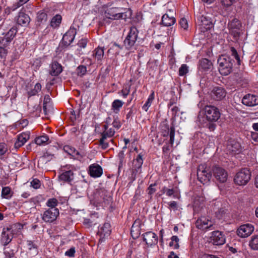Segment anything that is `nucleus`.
Returning <instances> with one entry per match:
<instances>
[{"label":"nucleus","mask_w":258,"mask_h":258,"mask_svg":"<svg viewBox=\"0 0 258 258\" xmlns=\"http://www.w3.org/2000/svg\"><path fill=\"white\" fill-rule=\"evenodd\" d=\"M76 33V29L71 28L63 36L61 41L62 44L66 46L70 45L73 41Z\"/></svg>","instance_id":"obj_13"},{"label":"nucleus","mask_w":258,"mask_h":258,"mask_svg":"<svg viewBox=\"0 0 258 258\" xmlns=\"http://www.w3.org/2000/svg\"><path fill=\"white\" fill-rule=\"evenodd\" d=\"M15 250L11 249L9 246L4 248V253L6 256L9 258L13 257L15 255Z\"/></svg>","instance_id":"obj_46"},{"label":"nucleus","mask_w":258,"mask_h":258,"mask_svg":"<svg viewBox=\"0 0 258 258\" xmlns=\"http://www.w3.org/2000/svg\"><path fill=\"white\" fill-rule=\"evenodd\" d=\"M60 180L70 182L74 179V173L71 170H68L61 173L59 176Z\"/></svg>","instance_id":"obj_33"},{"label":"nucleus","mask_w":258,"mask_h":258,"mask_svg":"<svg viewBox=\"0 0 258 258\" xmlns=\"http://www.w3.org/2000/svg\"><path fill=\"white\" fill-rule=\"evenodd\" d=\"M13 230L11 228H4L2 232L1 242L5 246L8 245L13 239Z\"/></svg>","instance_id":"obj_20"},{"label":"nucleus","mask_w":258,"mask_h":258,"mask_svg":"<svg viewBox=\"0 0 258 258\" xmlns=\"http://www.w3.org/2000/svg\"><path fill=\"white\" fill-rule=\"evenodd\" d=\"M87 42L86 38H83L78 42V45L81 48H85L87 45Z\"/></svg>","instance_id":"obj_59"},{"label":"nucleus","mask_w":258,"mask_h":258,"mask_svg":"<svg viewBox=\"0 0 258 258\" xmlns=\"http://www.w3.org/2000/svg\"><path fill=\"white\" fill-rule=\"evenodd\" d=\"M251 139L255 142L258 143V133L255 132H252L251 134Z\"/></svg>","instance_id":"obj_64"},{"label":"nucleus","mask_w":258,"mask_h":258,"mask_svg":"<svg viewBox=\"0 0 258 258\" xmlns=\"http://www.w3.org/2000/svg\"><path fill=\"white\" fill-rule=\"evenodd\" d=\"M169 14H164L162 17V23L165 26H170L175 22V19L173 16L174 10H168Z\"/></svg>","instance_id":"obj_17"},{"label":"nucleus","mask_w":258,"mask_h":258,"mask_svg":"<svg viewBox=\"0 0 258 258\" xmlns=\"http://www.w3.org/2000/svg\"><path fill=\"white\" fill-rule=\"evenodd\" d=\"M231 58L227 55H221L218 59L219 65V71L223 76H227L232 72L233 62Z\"/></svg>","instance_id":"obj_2"},{"label":"nucleus","mask_w":258,"mask_h":258,"mask_svg":"<svg viewBox=\"0 0 258 258\" xmlns=\"http://www.w3.org/2000/svg\"><path fill=\"white\" fill-rule=\"evenodd\" d=\"M31 186H32L35 189H38L40 187L41 182L40 181L37 179H34L31 181Z\"/></svg>","instance_id":"obj_51"},{"label":"nucleus","mask_w":258,"mask_h":258,"mask_svg":"<svg viewBox=\"0 0 258 258\" xmlns=\"http://www.w3.org/2000/svg\"><path fill=\"white\" fill-rule=\"evenodd\" d=\"M86 68L83 66H80L77 68V74L79 76H82L86 73Z\"/></svg>","instance_id":"obj_53"},{"label":"nucleus","mask_w":258,"mask_h":258,"mask_svg":"<svg viewBox=\"0 0 258 258\" xmlns=\"http://www.w3.org/2000/svg\"><path fill=\"white\" fill-rule=\"evenodd\" d=\"M143 240L149 246L155 245L158 242V237L157 235L152 232H147L143 235Z\"/></svg>","instance_id":"obj_16"},{"label":"nucleus","mask_w":258,"mask_h":258,"mask_svg":"<svg viewBox=\"0 0 258 258\" xmlns=\"http://www.w3.org/2000/svg\"><path fill=\"white\" fill-rule=\"evenodd\" d=\"M249 246L255 250H258V235H253L249 242Z\"/></svg>","instance_id":"obj_37"},{"label":"nucleus","mask_w":258,"mask_h":258,"mask_svg":"<svg viewBox=\"0 0 258 258\" xmlns=\"http://www.w3.org/2000/svg\"><path fill=\"white\" fill-rule=\"evenodd\" d=\"M251 173L247 168H243L238 172L234 177V182L239 185H244L249 181Z\"/></svg>","instance_id":"obj_6"},{"label":"nucleus","mask_w":258,"mask_h":258,"mask_svg":"<svg viewBox=\"0 0 258 258\" xmlns=\"http://www.w3.org/2000/svg\"><path fill=\"white\" fill-rule=\"evenodd\" d=\"M200 25L204 31L209 30L213 26V24L211 19L207 17L202 16L200 17Z\"/></svg>","instance_id":"obj_30"},{"label":"nucleus","mask_w":258,"mask_h":258,"mask_svg":"<svg viewBox=\"0 0 258 258\" xmlns=\"http://www.w3.org/2000/svg\"><path fill=\"white\" fill-rule=\"evenodd\" d=\"M155 185H156V183L152 184L148 188V191L149 195H152L155 192L156 189L155 188H154V186Z\"/></svg>","instance_id":"obj_61"},{"label":"nucleus","mask_w":258,"mask_h":258,"mask_svg":"<svg viewBox=\"0 0 258 258\" xmlns=\"http://www.w3.org/2000/svg\"><path fill=\"white\" fill-rule=\"evenodd\" d=\"M227 150L233 155L239 154L241 151L240 144L233 139H230L227 143Z\"/></svg>","instance_id":"obj_11"},{"label":"nucleus","mask_w":258,"mask_h":258,"mask_svg":"<svg viewBox=\"0 0 258 258\" xmlns=\"http://www.w3.org/2000/svg\"><path fill=\"white\" fill-rule=\"evenodd\" d=\"M111 233L110 225L108 223H105L98 232L100 238L99 242L104 241L105 237H108Z\"/></svg>","instance_id":"obj_22"},{"label":"nucleus","mask_w":258,"mask_h":258,"mask_svg":"<svg viewBox=\"0 0 258 258\" xmlns=\"http://www.w3.org/2000/svg\"><path fill=\"white\" fill-rule=\"evenodd\" d=\"M11 189L9 187H3L2 191V196L5 198H8L10 194Z\"/></svg>","instance_id":"obj_50"},{"label":"nucleus","mask_w":258,"mask_h":258,"mask_svg":"<svg viewBox=\"0 0 258 258\" xmlns=\"http://www.w3.org/2000/svg\"><path fill=\"white\" fill-rule=\"evenodd\" d=\"M212 172L214 176L218 181L221 183H224L226 181L228 174L224 168L218 166H215L213 167Z\"/></svg>","instance_id":"obj_8"},{"label":"nucleus","mask_w":258,"mask_h":258,"mask_svg":"<svg viewBox=\"0 0 258 258\" xmlns=\"http://www.w3.org/2000/svg\"><path fill=\"white\" fill-rule=\"evenodd\" d=\"M61 22V16L59 15H56L54 16L50 22V26L55 28L59 25Z\"/></svg>","instance_id":"obj_40"},{"label":"nucleus","mask_w":258,"mask_h":258,"mask_svg":"<svg viewBox=\"0 0 258 258\" xmlns=\"http://www.w3.org/2000/svg\"><path fill=\"white\" fill-rule=\"evenodd\" d=\"M133 163L137 167H140L143 164V159L142 158V156L140 154H139L137 156V157L135 160H134Z\"/></svg>","instance_id":"obj_52"},{"label":"nucleus","mask_w":258,"mask_h":258,"mask_svg":"<svg viewBox=\"0 0 258 258\" xmlns=\"http://www.w3.org/2000/svg\"><path fill=\"white\" fill-rule=\"evenodd\" d=\"M30 22V18L28 15L22 12L19 13L17 19V23L18 25L23 27H27L29 25Z\"/></svg>","instance_id":"obj_26"},{"label":"nucleus","mask_w":258,"mask_h":258,"mask_svg":"<svg viewBox=\"0 0 258 258\" xmlns=\"http://www.w3.org/2000/svg\"><path fill=\"white\" fill-rule=\"evenodd\" d=\"M234 0H220L222 5L225 7H229L232 5Z\"/></svg>","instance_id":"obj_60"},{"label":"nucleus","mask_w":258,"mask_h":258,"mask_svg":"<svg viewBox=\"0 0 258 258\" xmlns=\"http://www.w3.org/2000/svg\"><path fill=\"white\" fill-rule=\"evenodd\" d=\"M49 141L48 137L46 135L41 136L36 138L35 140V143L39 146L45 145L47 144Z\"/></svg>","instance_id":"obj_36"},{"label":"nucleus","mask_w":258,"mask_h":258,"mask_svg":"<svg viewBox=\"0 0 258 258\" xmlns=\"http://www.w3.org/2000/svg\"><path fill=\"white\" fill-rule=\"evenodd\" d=\"M57 204L58 201L55 198L49 199L46 202V205L50 208H56Z\"/></svg>","instance_id":"obj_45"},{"label":"nucleus","mask_w":258,"mask_h":258,"mask_svg":"<svg viewBox=\"0 0 258 258\" xmlns=\"http://www.w3.org/2000/svg\"><path fill=\"white\" fill-rule=\"evenodd\" d=\"M27 246L30 250H32L34 254H36L38 253L37 246L32 241H27Z\"/></svg>","instance_id":"obj_44"},{"label":"nucleus","mask_w":258,"mask_h":258,"mask_svg":"<svg viewBox=\"0 0 258 258\" xmlns=\"http://www.w3.org/2000/svg\"><path fill=\"white\" fill-rule=\"evenodd\" d=\"M123 97L126 98L129 94V89L127 87L123 89L120 93Z\"/></svg>","instance_id":"obj_63"},{"label":"nucleus","mask_w":258,"mask_h":258,"mask_svg":"<svg viewBox=\"0 0 258 258\" xmlns=\"http://www.w3.org/2000/svg\"><path fill=\"white\" fill-rule=\"evenodd\" d=\"M123 104L121 101L116 99L112 103V109L116 112L119 110Z\"/></svg>","instance_id":"obj_42"},{"label":"nucleus","mask_w":258,"mask_h":258,"mask_svg":"<svg viewBox=\"0 0 258 258\" xmlns=\"http://www.w3.org/2000/svg\"><path fill=\"white\" fill-rule=\"evenodd\" d=\"M228 28L230 34L233 35L235 39L239 37L242 31V25L238 20L236 19H233L228 23Z\"/></svg>","instance_id":"obj_7"},{"label":"nucleus","mask_w":258,"mask_h":258,"mask_svg":"<svg viewBox=\"0 0 258 258\" xmlns=\"http://www.w3.org/2000/svg\"><path fill=\"white\" fill-rule=\"evenodd\" d=\"M226 95L225 90L220 87L213 88L211 92V96L215 100H221Z\"/></svg>","instance_id":"obj_21"},{"label":"nucleus","mask_w":258,"mask_h":258,"mask_svg":"<svg viewBox=\"0 0 258 258\" xmlns=\"http://www.w3.org/2000/svg\"><path fill=\"white\" fill-rule=\"evenodd\" d=\"M17 30L16 27H12L6 34L5 37L2 39V43L4 42V45L7 46L8 44L14 39Z\"/></svg>","instance_id":"obj_27"},{"label":"nucleus","mask_w":258,"mask_h":258,"mask_svg":"<svg viewBox=\"0 0 258 258\" xmlns=\"http://www.w3.org/2000/svg\"><path fill=\"white\" fill-rule=\"evenodd\" d=\"M62 71V66L57 61H53L51 64L49 74L52 76H57Z\"/></svg>","instance_id":"obj_28"},{"label":"nucleus","mask_w":258,"mask_h":258,"mask_svg":"<svg viewBox=\"0 0 258 258\" xmlns=\"http://www.w3.org/2000/svg\"><path fill=\"white\" fill-rule=\"evenodd\" d=\"M179 24L181 27L184 29H187L188 28L187 21L186 19L183 18H181L179 21Z\"/></svg>","instance_id":"obj_56"},{"label":"nucleus","mask_w":258,"mask_h":258,"mask_svg":"<svg viewBox=\"0 0 258 258\" xmlns=\"http://www.w3.org/2000/svg\"><path fill=\"white\" fill-rule=\"evenodd\" d=\"M243 105L248 107H253L258 105V96L255 95L248 94L242 99Z\"/></svg>","instance_id":"obj_12"},{"label":"nucleus","mask_w":258,"mask_h":258,"mask_svg":"<svg viewBox=\"0 0 258 258\" xmlns=\"http://www.w3.org/2000/svg\"><path fill=\"white\" fill-rule=\"evenodd\" d=\"M124 13L119 12L117 8H110L107 9L105 12V16L110 19H118L122 18Z\"/></svg>","instance_id":"obj_14"},{"label":"nucleus","mask_w":258,"mask_h":258,"mask_svg":"<svg viewBox=\"0 0 258 258\" xmlns=\"http://www.w3.org/2000/svg\"><path fill=\"white\" fill-rule=\"evenodd\" d=\"M204 198L201 196L195 197L193 202V210L194 213H199L203 209L204 204Z\"/></svg>","instance_id":"obj_23"},{"label":"nucleus","mask_w":258,"mask_h":258,"mask_svg":"<svg viewBox=\"0 0 258 258\" xmlns=\"http://www.w3.org/2000/svg\"><path fill=\"white\" fill-rule=\"evenodd\" d=\"M141 222L140 220L137 219L135 220L132 225L130 233L133 239H135L139 237L141 234L140 226Z\"/></svg>","instance_id":"obj_25"},{"label":"nucleus","mask_w":258,"mask_h":258,"mask_svg":"<svg viewBox=\"0 0 258 258\" xmlns=\"http://www.w3.org/2000/svg\"><path fill=\"white\" fill-rule=\"evenodd\" d=\"M59 214L57 208H49L43 213L42 220L45 222H52L56 219Z\"/></svg>","instance_id":"obj_9"},{"label":"nucleus","mask_w":258,"mask_h":258,"mask_svg":"<svg viewBox=\"0 0 258 258\" xmlns=\"http://www.w3.org/2000/svg\"><path fill=\"white\" fill-rule=\"evenodd\" d=\"M29 0H19L18 2H17L16 4H14L11 8V9L12 11H15L18 8L20 7L22 5H23L24 4L26 3L27 2H28Z\"/></svg>","instance_id":"obj_49"},{"label":"nucleus","mask_w":258,"mask_h":258,"mask_svg":"<svg viewBox=\"0 0 258 258\" xmlns=\"http://www.w3.org/2000/svg\"><path fill=\"white\" fill-rule=\"evenodd\" d=\"M171 240L175 243L174 244V249H178L179 247L178 243L179 239L178 237L177 236H172L171 238Z\"/></svg>","instance_id":"obj_57"},{"label":"nucleus","mask_w":258,"mask_h":258,"mask_svg":"<svg viewBox=\"0 0 258 258\" xmlns=\"http://www.w3.org/2000/svg\"><path fill=\"white\" fill-rule=\"evenodd\" d=\"M160 132L163 137L169 136V143H167L162 148L163 153L168 154L174 142L175 127L173 124L169 126L166 121H163L160 124Z\"/></svg>","instance_id":"obj_1"},{"label":"nucleus","mask_w":258,"mask_h":258,"mask_svg":"<svg viewBox=\"0 0 258 258\" xmlns=\"http://www.w3.org/2000/svg\"><path fill=\"white\" fill-rule=\"evenodd\" d=\"M90 174L92 177H100L102 174V169L98 165H92L90 166Z\"/></svg>","instance_id":"obj_31"},{"label":"nucleus","mask_w":258,"mask_h":258,"mask_svg":"<svg viewBox=\"0 0 258 258\" xmlns=\"http://www.w3.org/2000/svg\"><path fill=\"white\" fill-rule=\"evenodd\" d=\"M75 253V247H73L65 252V255L70 257H73L74 256Z\"/></svg>","instance_id":"obj_58"},{"label":"nucleus","mask_w":258,"mask_h":258,"mask_svg":"<svg viewBox=\"0 0 258 258\" xmlns=\"http://www.w3.org/2000/svg\"><path fill=\"white\" fill-rule=\"evenodd\" d=\"M7 53V50L3 47H0V57L1 58L5 57Z\"/></svg>","instance_id":"obj_62"},{"label":"nucleus","mask_w":258,"mask_h":258,"mask_svg":"<svg viewBox=\"0 0 258 258\" xmlns=\"http://www.w3.org/2000/svg\"><path fill=\"white\" fill-rule=\"evenodd\" d=\"M29 139V135L27 133H23L19 135L18 136L17 141L15 143V147L19 148L22 147Z\"/></svg>","instance_id":"obj_29"},{"label":"nucleus","mask_w":258,"mask_h":258,"mask_svg":"<svg viewBox=\"0 0 258 258\" xmlns=\"http://www.w3.org/2000/svg\"><path fill=\"white\" fill-rule=\"evenodd\" d=\"M211 176L210 171L205 164H201L199 166L197 170V177L202 183L205 184L208 183Z\"/></svg>","instance_id":"obj_5"},{"label":"nucleus","mask_w":258,"mask_h":258,"mask_svg":"<svg viewBox=\"0 0 258 258\" xmlns=\"http://www.w3.org/2000/svg\"><path fill=\"white\" fill-rule=\"evenodd\" d=\"M138 31L135 27L130 28V45L135 43L138 38Z\"/></svg>","instance_id":"obj_34"},{"label":"nucleus","mask_w":258,"mask_h":258,"mask_svg":"<svg viewBox=\"0 0 258 258\" xmlns=\"http://www.w3.org/2000/svg\"><path fill=\"white\" fill-rule=\"evenodd\" d=\"M124 142L125 146L122 148V150L120 151L118 154V157L119 159V164L118 169L120 170L121 168L125 165V161L124 160V157L126 155H129V149L127 148L126 145L129 143V139H124Z\"/></svg>","instance_id":"obj_15"},{"label":"nucleus","mask_w":258,"mask_h":258,"mask_svg":"<svg viewBox=\"0 0 258 258\" xmlns=\"http://www.w3.org/2000/svg\"><path fill=\"white\" fill-rule=\"evenodd\" d=\"M177 190L174 188H169L166 193L168 197L173 196L174 198H176Z\"/></svg>","instance_id":"obj_55"},{"label":"nucleus","mask_w":258,"mask_h":258,"mask_svg":"<svg viewBox=\"0 0 258 258\" xmlns=\"http://www.w3.org/2000/svg\"><path fill=\"white\" fill-rule=\"evenodd\" d=\"M211 238L213 244L216 245H222L225 242L224 235L219 231L213 232Z\"/></svg>","instance_id":"obj_18"},{"label":"nucleus","mask_w":258,"mask_h":258,"mask_svg":"<svg viewBox=\"0 0 258 258\" xmlns=\"http://www.w3.org/2000/svg\"><path fill=\"white\" fill-rule=\"evenodd\" d=\"M93 56L97 60H101L104 56V49L101 47L96 48L93 52Z\"/></svg>","instance_id":"obj_35"},{"label":"nucleus","mask_w":258,"mask_h":258,"mask_svg":"<svg viewBox=\"0 0 258 258\" xmlns=\"http://www.w3.org/2000/svg\"><path fill=\"white\" fill-rule=\"evenodd\" d=\"M188 67L185 64H182L179 69V75L183 76L188 73Z\"/></svg>","instance_id":"obj_48"},{"label":"nucleus","mask_w":258,"mask_h":258,"mask_svg":"<svg viewBox=\"0 0 258 258\" xmlns=\"http://www.w3.org/2000/svg\"><path fill=\"white\" fill-rule=\"evenodd\" d=\"M110 121V124H111V126L112 127H114L116 129H118L120 126V123L119 120L117 118H115L114 117L113 118L111 117H108L106 118V121Z\"/></svg>","instance_id":"obj_39"},{"label":"nucleus","mask_w":258,"mask_h":258,"mask_svg":"<svg viewBox=\"0 0 258 258\" xmlns=\"http://www.w3.org/2000/svg\"><path fill=\"white\" fill-rule=\"evenodd\" d=\"M37 21L40 23H42L46 21L47 15L44 12H39L37 17Z\"/></svg>","instance_id":"obj_43"},{"label":"nucleus","mask_w":258,"mask_h":258,"mask_svg":"<svg viewBox=\"0 0 258 258\" xmlns=\"http://www.w3.org/2000/svg\"><path fill=\"white\" fill-rule=\"evenodd\" d=\"M213 222L205 217H201L197 221V226L200 229H206L211 228Z\"/></svg>","instance_id":"obj_24"},{"label":"nucleus","mask_w":258,"mask_h":258,"mask_svg":"<svg viewBox=\"0 0 258 258\" xmlns=\"http://www.w3.org/2000/svg\"><path fill=\"white\" fill-rule=\"evenodd\" d=\"M254 230V227L250 224L240 226L237 230V235L242 238L249 236Z\"/></svg>","instance_id":"obj_10"},{"label":"nucleus","mask_w":258,"mask_h":258,"mask_svg":"<svg viewBox=\"0 0 258 258\" xmlns=\"http://www.w3.org/2000/svg\"><path fill=\"white\" fill-rule=\"evenodd\" d=\"M104 131L101 134V138L99 141V144L102 149H106L108 147V143L105 142V140L107 138H111L115 134L114 129L112 127L110 121H105L103 125Z\"/></svg>","instance_id":"obj_3"},{"label":"nucleus","mask_w":258,"mask_h":258,"mask_svg":"<svg viewBox=\"0 0 258 258\" xmlns=\"http://www.w3.org/2000/svg\"><path fill=\"white\" fill-rule=\"evenodd\" d=\"M7 145L4 143L0 144V158H1L7 151Z\"/></svg>","instance_id":"obj_54"},{"label":"nucleus","mask_w":258,"mask_h":258,"mask_svg":"<svg viewBox=\"0 0 258 258\" xmlns=\"http://www.w3.org/2000/svg\"><path fill=\"white\" fill-rule=\"evenodd\" d=\"M98 195L100 197L98 201L100 203L104 204V206L109 205L112 201V197L107 191L101 189L98 191Z\"/></svg>","instance_id":"obj_19"},{"label":"nucleus","mask_w":258,"mask_h":258,"mask_svg":"<svg viewBox=\"0 0 258 258\" xmlns=\"http://www.w3.org/2000/svg\"><path fill=\"white\" fill-rule=\"evenodd\" d=\"M204 110L206 119L210 122L217 121L221 116L219 109L214 105H206Z\"/></svg>","instance_id":"obj_4"},{"label":"nucleus","mask_w":258,"mask_h":258,"mask_svg":"<svg viewBox=\"0 0 258 258\" xmlns=\"http://www.w3.org/2000/svg\"><path fill=\"white\" fill-rule=\"evenodd\" d=\"M53 155L48 153H45L40 157L38 161V167L43 168V166L52 159Z\"/></svg>","instance_id":"obj_32"},{"label":"nucleus","mask_w":258,"mask_h":258,"mask_svg":"<svg viewBox=\"0 0 258 258\" xmlns=\"http://www.w3.org/2000/svg\"><path fill=\"white\" fill-rule=\"evenodd\" d=\"M212 66V62L207 58H203L200 61V67L204 71L209 70Z\"/></svg>","instance_id":"obj_38"},{"label":"nucleus","mask_w":258,"mask_h":258,"mask_svg":"<svg viewBox=\"0 0 258 258\" xmlns=\"http://www.w3.org/2000/svg\"><path fill=\"white\" fill-rule=\"evenodd\" d=\"M154 99V92H152V93L149 95L147 101L143 106V109L145 111H147L149 107L151 106L153 100Z\"/></svg>","instance_id":"obj_41"},{"label":"nucleus","mask_w":258,"mask_h":258,"mask_svg":"<svg viewBox=\"0 0 258 258\" xmlns=\"http://www.w3.org/2000/svg\"><path fill=\"white\" fill-rule=\"evenodd\" d=\"M230 51L231 52V55L235 58L237 61V64L240 65V59L236 50L233 47H231L230 48Z\"/></svg>","instance_id":"obj_47"}]
</instances>
